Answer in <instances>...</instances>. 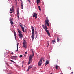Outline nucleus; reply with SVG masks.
Listing matches in <instances>:
<instances>
[{
  "mask_svg": "<svg viewBox=\"0 0 74 74\" xmlns=\"http://www.w3.org/2000/svg\"><path fill=\"white\" fill-rule=\"evenodd\" d=\"M26 47V40H24L23 42V47L25 48Z\"/></svg>",
  "mask_w": 74,
  "mask_h": 74,
  "instance_id": "nucleus-7",
  "label": "nucleus"
},
{
  "mask_svg": "<svg viewBox=\"0 0 74 74\" xmlns=\"http://www.w3.org/2000/svg\"><path fill=\"white\" fill-rule=\"evenodd\" d=\"M33 17V18H35V19H37V14L35 13H34Z\"/></svg>",
  "mask_w": 74,
  "mask_h": 74,
  "instance_id": "nucleus-6",
  "label": "nucleus"
},
{
  "mask_svg": "<svg viewBox=\"0 0 74 74\" xmlns=\"http://www.w3.org/2000/svg\"><path fill=\"white\" fill-rule=\"evenodd\" d=\"M14 36H16V32H15V31H14Z\"/></svg>",
  "mask_w": 74,
  "mask_h": 74,
  "instance_id": "nucleus-20",
  "label": "nucleus"
},
{
  "mask_svg": "<svg viewBox=\"0 0 74 74\" xmlns=\"http://www.w3.org/2000/svg\"><path fill=\"white\" fill-rule=\"evenodd\" d=\"M10 23H11V24L12 25H13V24H14V23L12 22V21H10Z\"/></svg>",
  "mask_w": 74,
  "mask_h": 74,
  "instance_id": "nucleus-22",
  "label": "nucleus"
},
{
  "mask_svg": "<svg viewBox=\"0 0 74 74\" xmlns=\"http://www.w3.org/2000/svg\"><path fill=\"white\" fill-rule=\"evenodd\" d=\"M25 54H27V52H25Z\"/></svg>",
  "mask_w": 74,
  "mask_h": 74,
  "instance_id": "nucleus-39",
  "label": "nucleus"
},
{
  "mask_svg": "<svg viewBox=\"0 0 74 74\" xmlns=\"http://www.w3.org/2000/svg\"><path fill=\"white\" fill-rule=\"evenodd\" d=\"M41 59H40V60L38 64V66H41V64H42V60H44V58L42 57Z\"/></svg>",
  "mask_w": 74,
  "mask_h": 74,
  "instance_id": "nucleus-3",
  "label": "nucleus"
},
{
  "mask_svg": "<svg viewBox=\"0 0 74 74\" xmlns=\"http://www.w3.org/2000/svg\"><path fill=\"white\" fill-rule=\"evenodd\" d=\"M17 30L18 31V32L19 33V34L22 33V32H21V31L19 29H18Z\"/></svg>",
  "mask_w": 74,
  "mask_h": 74,
  "instance_id": "nucleus-15",
  "label": "nucleus"
},
{
  "mask_svg": "<svg viewBox=\"0 0 74 74\" xmlns=\"http://www.w3.org/2000/svg\"><path fill=\"white\" fill-rule=\"evenodd\" d=\"M58 65H56V69H58Z\"/></svg>",
  "mask_w": 74,
  "mask_h": 74,
  "instance_id": "nucleus-26",
  "label": "nucleus"
},
{
  "mask_svg": "<svg viewBox=\"0 0 74 74\" xmlns=\"http://www.w3.org/2000/svg\"><path fill=\"white\" fill-rule=\"evenodd\" d=\"M19 25L21 26V28L22 29V30L23 32H25V30L24 29V27L22 25V24L20 23Z\"/></svg>",
  "mask_w": 74,
  "mask_h": 74,
  "instance_id": "nucleus-5",
  "label": "nucleus"
},
{
  "mask_svg": "<svg viewBox=\"0 0 74 74\" xmlns=\"http://www.w3.org/2000/svg\"><path fill=\"white\" fill-rule=\"evenodd\" d=\"M10 61L12 62V63H15V62H14V61L13 60H10Z\"/></svg>",
  "mask_w": 74,
  "mask_h": 74,
  "instance_id": "nucleus-25",
  "label": "nucleus"
},
{
  "mask_svg": "<svg viewBox=\"0 0 74 74\" xmlns=\"http://www.w3.org/2000/svg\"><path fill=\"white\" fill-rule=\"evenodd\" d=\"M24 56H26V55H24Z\"/></svg>",
  "mask_w": 74,
  "mask_h": 74,
  "instance_id": "nucleus-45",
  "label": "nucleus"
},
{
  "mask_svg": "<svg viewBox=\"0 0 74 74\" xmlns=\"http://www.w3.org/2000/svg\"><path fill=\"white\" fill-rule=\"evenodd\" d=\"M38 9L40 11H41V8H40V6H38Z\"/></svg>",
  "mask_w": 74,
  "mask_h": 74,
  "instance_id": "nucleus-24",
  "label": "nucleus"
},
{
  "mask_svg": "<svg viewBox=\"0 0 74 74\" xmlns=\"http://www.w3.org/2000/svg\"><path fill=\"white\" fill-rule=\"evenodd\" d=\"M31 27L32 30V36L31 37L33 40H34V27H33V26H32Z\"/></svg>",
  "mask_w": 74,
  "mask_h": 74,
  "instance_id": "nucleus-2",
  "label": "nucleus"
},
{
  "mask_svg": "<svg viewBox=\"0 0 74 74\" xmlns=\"http://www.w3.org/2000/svg\"><path fill=\"white\" fill-rule=\"evenodd\" d=\"M73 72H72L71 73H70V74H73Z\"/></svg>",
  "mask_w": 74,
  "mask_h": 74,
  "instance_id": "nucleus-35",
  "label": "nucleus"
},
{
  "mask_svg": "<svg viewBox=\"0 0 74 74\" xmlns=\"http://www.w3.org/2000/svg\"><path fill=\"white\" fill-rule=\"evenodd\" d=\"M15 36V39H16V36Z\"/></svg>",
  "mask_w": 74,
  "mask_h": 74,
  "instance_id": "nucleus-38",
  "label": "nucleus"
},
{
  "mask_svg": "<svg viewBox=\"0 0 74 74\" xmlns=\"http://www.w3.org/2000/svg\"><path fill=\"white\" fill-rule=\"evenodd\" d=\"M21 2V6L22 9H23V3L22 2V0H20Z\"/></svg>",
  "mask_w": 74,
  "mask_h": 74,
  "instance_id": "nucleus-12",
  "label": "nucleus"
},
{
  "mask_svg": "<svg viewBox=\"0 0 74 74\" xmlns=\"http://www.w3.org/2000/svg\"><path fill=\"white\" fill-rule=\"evenodd\" d=\"M34 56V54H32V55H31L30 56H31V57H32V58L33 57V56Z\"/></svg>",
  "mask_w": 74,
  "mask_h": 74,
  "instance_id": "nucleus-19",
  "label": "nucleus"
},
{
  "mask_svg": "<svg viewBox=\"0 0 74 74\" xmlns=\"http://www.w3.org/2000/svg\"><path fill=\"white\" fill-rule=\"evenodd\" d=\"M11 58H12V59H17V57L16 56H12Z\"/></svg>",
  "mask_w": 74,
  "mask_h": 74,
  "instance_id": "nucleus-8",
  "label": "nucleus"
},
{
  "mask_svg": "<svg viewBox=\"0 0 74 74\" xmlns=\"http://www.w3.org/2000/svg\"><path fill=\"white\" fill-rule=\"evenodd\" d=\"M32 58H33L31 57V56H29V60H32Z\"/></svg>",
  "mask_w": 74,
  "mask_h": 74,
  "instance_id": "nucleus-18",
  "label": "nucleus"
},
{
  "mask_svg": "<svg viewBox=\"0 0 74 74\" xmlns=\"http://www.w3.org/2000/svg\"><path fill=\"white\" fill-rule=\"evenodd\" d=\"M31 51L32 53V54H34V52L33 51V49H32Z\"/></svg>",
  "mask_w": 74,
  "mask_h": 74,
  "instance_id": "nucleus-27",
  "label": "nucleus"
},
{
  "mask_svg": "<svg viewBox=\"0 0 74 74\" xmlns=\"http://www.w3.org/2000/svg\"><path fill=\"white\" fill-rule=\"evenodd\" d=\"M10 53L12 55H13V54H14V53L13 52H12V53Z\"/></svg>",
  "mask_w": 74,
  "mask_h": 74,
  "instance_id": "nucleus-33",
  "label": "nucleus"
},
{
  "mask_svg": "<svg viewBox=\"0 0 74 74\" xmlns=\"http://www.w3.org/2000/svg\"><path fill=\"white\" fill-rule=\"evenodd\" d=\"M47 42H48H48H49V41H48Z\"/></svg>",
  "mask_w": 74,
  "mask_h": 74,
  "instance_id": "nucleus-44",
  "label": "nucleus"
},
{
  "mask_svg": "<svg viewBox=\"0 0 74 74\" xmlns=\"http://www.w3.org/2000/svg\"><path fill=\"white\" fill-rule=\"evenodd\" d=\"M17 14H19V8H18L17 10Z\"/></svg>",
  "mask_w": 74,
  "mask_h": 74,
  "instance_id": "nucleus-17",
  "label": "nucleus"
},
{
  "mask_svg": "<svg viewBox=\"0 0 74 74\" xmlns=\"http://www.w3.org/2000/svg\"><path fill=\"white\" fill-rule=\"evenodd\" d=\"M31 62H32V60H29L28 61V64L29 65V64H30V63H31Z\"/></svg>",
  "mask_w": 74,
  "mask_h": 74,
  "instance_id": "nucleus-16",
  "label": "nucleus"
},
{
  "mask_svg": "<svg viewBox=\"0 0 74 74\" xmlns=\"http://www.w3.org/2000/svg\"><path fill=\"white\" fill-rule=\"evenodd\" d=\"M36 2L37 5H38V3L40 2V0H37Z\"/></svg>",
  "mask_w": 74,
  "mask_h": 74,
  "instance_id": "nucleus-14",
  "label": "nucleus"
},
{
  "mask_svg": "<svg viewBox=\"0 0 74 74\" xmlns=\"http://www.w3.org/2000/svg\"><path fill=\"white\" fill-rule=\"evenodd\" d=\"M19 44V43H17V50H16V51H18V45Z\"/></svg>",
  "mask_w": 74,
  "mask_h": 74,
  "instance_id": "nucleus-13",
  "label": "nucleus"
},
{
  "mask_svg": "<svg viewBox=\"0 0 74 74\" xmlns=\"http://www.w3.org/2000/svg\"><path fill=\"white\" fill-rule=\"evenodd\" d=\"M57 41L59 42V41H60V40H59V38L58 37H57Z\"/></svg>",
  "mask_w": 74,
  "mask_h": 74,
  "instance_id": "nucleus-21",
  "label": "nucleus"
},
{
  "mask_svg": "<svg viewBox=\"0 0 74 74\" xmlns=\"http://www.w3.org/2000/svg\"><path fill=\"white\" fill-rule=\"evenodd\" d=\"M70 70H71V68H70Z\"/></svg>",
  "mask_w": 74,
  "mask_h": 74,
  "instance_id": "nucleus-41",
  "label": "nucleus"
},
{
  "mask_svg": "<svg viewBox=\"0 0 74 74\" xmlns=\"http://www.w3.org/2000/svg\"><path fill=\"white\" fill-rule=\"evenodd\" d=\"M44 61H45V60H43V62H44Z\"/></svg>",
  "mask_w": 74,
  "mask_h": 74,
  "instance_id": "nucleus-46",
  "label": "nucleus"
},
{
  "mask_svg": "<svg viewBox=\"0 0 74 74\" xmlns=\"http://www.w3.org/2000/svg\"><path fill=\"white\" fill-rule=\"evenodd\" d=\"M55 42H56V41L55 40H53L52 41V42H53V43H54Z\"/></svg>",
  "mask_w": 74,
  "mask_h": 74,
  "instance_id": "nucleus-23",
  "label": "nucleus"
},
{
  "mask_svg": "<svg viewBox=\"0 0 74 74\" xmlns=\"http://www.w3.org/2000/svg\"><path fill=\"white\" fill-rule=\"evenodd\" d=\"M18 0V1H19V0Z\"/></svg>",
  "mask_w": 74,
  "mask_h": 74,
  "instance_id": "nucleus-47",
  "label": "nucleus"
},
{
  "mask_svg": "<svg viewBox=\"0 0 74 74\" xmlns=\"http://www.w3.org/2000/svg\"><path fill=\"white\" fill-rule=\"evenodd\" d=\"M12 11H14V8H13V7H12Z\"/></svg>",
  "mask_w": 74,
  "mask_h": 74,
  "instance_id": "nucleus-30",
  "label": "nucleus"
},
{
  "mask_svg": "<svg viewBox=\"0 0 74 74\" xmlns=\"http://www.w3.org/2000/svg\"><path fill=\"white\" fill-rule=\"evenodd\" d=\"M22 55H20V58H22Z\"/></svg>",
  "mask_w": 74,
  "mask_h": 74,
  "instance_id": "nucleus-32",
  "label": "nucleus"
},
{
  "mask_svg": "<svg viewBox=\"0 0 74 74\" xmlns=\"http://www.w3.org/2000/svg\"><path fill=\"white\" fill-rule=\"evenodd\" d=\"M28 1L29 2H30V0H28Z\"/></svg>",
  "mask_w": 74,
  "mask_h": 74,
  "instance_id": "nucleus-40",
  "label": "nucleus"
},
{
  "mask_svg": "<svg viewBox=\"0 0 74 74\" xmlns=\"http://www.w3.org/2000/svg\"><path fill=\"white\" fill-rule=\"evenodd\" d=\"M59 60H58L57 62H58V64H59Z\"/></svg>",
  "mask_w": 74,
  "mask_h": 74,
  "instance_id": "nucleus-31",
  "label": "nucleus"
},
{
  "mask_svg": "<svg viewBox=\"0 0 74 74\" xmlns=\"http://www.w3.org/2000/svg\"><path fill=\"white\" fill-rule=\"evenodd\" d=\"M17 18H18V19H19V14H17Z\"/></svg>",
  "mask_w": 74,
  "mask_h": 74,
  "instance_id": "nucleus-28",
  "label": "nucleus"
},
{
  "mask_svg": "<svg viewBox=\"0 0 74 74\" xmlns=\"http://www.w3.org/2000/svg\"><path fill=\"white\" fill-rule=\"evenodd\" d=\"M23 63H24V61H22V66H23Z\"/></svg>",
  "mask_w": 74,
  "mask_h": 74,
  "instance_id": "nucleus-29",
  "label": "nucleus"
},
{
  "mask_svg": "<svg viewBox=\"0 0 74 74\" xmlns=\"http://www.w3.org/2000/svg\"><path fill=\"white\" fill-rule=\"evenodd\" d=\"M19 36L20 37V38L21 39L22 38V37H23V35H22V33L21 34H19Z\"/></svg>",
  "mask_w": 74,
  "mask_h": 74,
  "instance_id": "nucleus-10",
  "label": "nucleus"
},
{
  "mask_svg": "<svg viewBox=\"0 0 74 74\" xmlns=\"http://www.w3.org/2000/svg\"><path fill=\"white\" fill-rule=\"evenodd\" d=\"M32 67H33V65H30L28 67V69L27 70V71H29V70H30V69L31 68H32Z\"/></svg>",
  "mask_w": 74,
  "mask_h": 74,
  "instance_id": "nucleus-9",
  "label": "nucleus"
},
{
  "mask_svg": "<svg viewBox=\"0 0 74 74\" xmlns=\"http://www.w3.org/2000/svg\"><path fill=\"white\" fill-rule=\"evenodd\" d=\"M47 44H48V45H49V43H48Z\"/></svg>",
  "mask_w": 74,
  "mask_h": 74,
  "instance_id": "nucleus-43",
  "label": "nucleus"
},
{
  "mask_svg": "<svg viewBox=\"0 0 74 74\" xmlns=\"http://www.w3.org/2000/svg\"><path fill=\"white\" fill-rule=\"evenodd\" d=\"M10 11H12V9L11 8H10Z\"/></svg>",
  "mask_w": 74,
  "mask_h": 74,
  "instance_id": "nucleus-36",
  "label": "nucleus"
},
{
  "mask_svg": "<svg viewBox=\"0 0 74 74\" xmlns=\"http://www.w3.org/2000/svg\"><path fill=\"white\" fill-rule=\"evenodd\" d=\"M49 61L48 60H47L45 64V65L47 66V65L48 64H49Z\"/></svg>",
  "mask_w": 74,
  "mask_h": 74,
  "instance_id": "nucleus-11",
  "label": "nucleus"
},
{
  "mask_svg": "<svg viewBox=\"0 0 74 74\" xmlns=\"http://www.w3.org/2000/svg\"><path fill=\"white\" fill-rule=\"evenodd\" d=\"M42 27L43 29H45V30L46 32L47 33V34H48L49 36V37H51L50 33H49V30H48V29L47 27V26H46V25L44 26V25H42Z\"/></svg>",
  "mask_w": 74,
  "mask_h": 74,
  "instance_id": "nucleus-1",
  "label": "nucleus"
},
{
  "mask_svg": "<svg viewBox=\"0 0 74 74\" xmlns=\"http://www.w3.org/2000/svg\"><path fill=\"white\" fill-rule=\"evenodd\" d=\"M10 13L11 14H12V11L11 12H10Z\"/></svg>",
  "mask_w": 74,
  "mask_h": 74,
  "instance_id": "nucleus-37",
  "label": "nucleus"
},
{
  "mask_svg": "<svg viewBox=\"0 0 74 74\" xmlns=\"http://www.w3.org/2000/svg\"><path fill=\"white\" fill-rule=\"evenodd\" d=\"M45 25H47L48 26H49V23L48 22H49V20H48V17H47L46 18V20L45 21Z\"/></svg>",
  "mask_w": 74,
  "mask_h": 74,
  "instance_id": "nucleus-4",
  "label": "nucleus"
},
{
  "mask_svg": "<svg viewBox=\"0 0 74 74\" xmlns=\"http://www.w3.org/2000/svg\"><path fill=\"white\" fill-rule=\"evenodd\" d=\"M6 64H7V66H9V65L8 64L6 63Z\"/></svg>",
  "mask_w": 74,
  "mask_h": 74,
  "instance_id": "nucleus-34",
  "label": "nucleus"
},
{
  "mask_svg": "<svg viewBox=\"0 0 74 74\" xmlns=\"http://www.w3.org/2000/svg\"><path fill=\"white\" fill-rule=\"evenodd\" d=\"M35 32H36V33H37V31H35Z\"/></svg>",
  "mask_w": 74,
  "mask_h": 74,
  "instance_id": "nucleus-42",
  "label": "nucleus"
}]
</instances>
